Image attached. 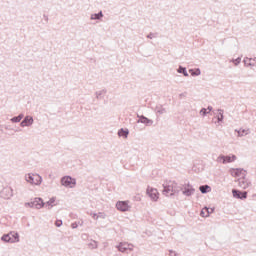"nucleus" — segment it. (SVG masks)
<instances>
[{
	"label": "nucleus",
	"instance_id": "f257e3e1",
	"mask_svg": "<svg viewBox=\"0 0 256 256\" xmlns=\"http://www.w3.org/2000/svg\"><path fill=\"white\" fill-rule=\"evenodd\" d=\"M1 241H4V243H19V233L13 231L8 234H4L1 237Z\"/></svg>",
	"mask_w": 256,
	"mask_h": 256
},
{
	"label": "nucleus",
	"instance_id": "f03ea898",
	"mask_svg": "<svg viewBox=\"0 0 256 256\" xmlns=\"http://www.w3.org/2000/svg\"><path fill=\"white\" fill-rule=\"evenodd\" d=\"M25 179L31 185H41L43 183V178L39 174H27Z\"/></svg>",
	"mask_w": 256,
	"mask_h": 256
},
{
	"label": "nucleus",
	"instance_id": "7ed1b4c3",
	"mask_svg": "<svg viewBox=\"0 0 256 256\" xmlns=\"http://www.w3.org/2000/svg\"><path fill=\"white\" fill-rule=\"evenodd\" d=\"M61 185L69 189H74L75 185H77V180L71 176H63L61 178Z\"/></svg>",
	"mask_w": 256,
	"mask_h": 256
},
{
	"label": "nucleus",
	"instance_id": "20e7f679",
	"mask_svg": "<svg viewBox=\"0 0 256 256\" xmlns=\"http://www.w3.org/2000/svg\"><path fill=\"white\" fill-rule=\"evenodd\" d=\"M234 161H237V156L235 154L230 155H220L217 157L218 163H223V165H226V163H233Z\"/></svg>",
	"mask_w": 256,
	"mask_h": 256
},
{
	"label": "nucleus",
	"instance_id": "39448f33",
	"mask_svg": "<svg viewBox=\"0 0 256 256\" xmlns=\"http://www.w3.org/2000/svg\"><path fill=\"white\" fill-rule=\"evenodd\" d=\"M182 194L185 197H191L192 195H195V188L191 183H186L182 186Z\"/></svg>",
	"mask_w": 256,
	"mask_h": 256
},
{
	"label": "nucleus",
	"instance_id": "423d86ee",
	"mask_svg": "<svg viewBox=\"0 0 256 256\" xmlns=\"http://www.w3.org/2000/svg\"><path fill=\"white\" fill-rule=\"evenodd\" d=\"M162 193L166 197H173V195H171V193H173V181L166 182L165 184H163Z\"/></svg>",
	"mask_w": 256,
	"mask_h": 256
},
{
	"label": "nucleus",
	"instance_id": "0eeeda50",
	"mask_svg": "<svg viewBox=\"0 0 256 256\" xmlns=\"http://www.w3.org/2000/svg\"><path fill=\"white\" fill-rule=\"evenodd\" d=\"M232 177H247V170L242 168H232L230 169Z\"/></svg>",
	"mask_w": 256,
	"mask_h": 256
},
{
	"label": "nucleus",
	"instance_id": "6e6552de",
	"mask_svg": "<svg viewBox=\"0 0 256 256\" xmlns=\"http://www.w3.org/2000/svg\"><path fill=\"white\" fill-rule=\"evenodd\" d=\"M232 195L234 199H240L241 201H244V199H247V191L232 189Z\"/></svg>",
	"mask_w": 256,
	"mask_h": 256
},
{
	"label": "nucleus",
	"instance_id": "1a4fd4ad",
	"mask_svg": "<svg viewBox=\"0 0 256 256\" xmlns=\"http://www.w3.org/2000/svg\"><path fill=\"white\" fill-rule=\"evenodd\" d=\"M116 209L118 211H121L122 213H125L126 211H129V209H131V206H129V203L127 201H118L116 203Z\"/></svg>",
	"mask_w": 256,
	"mask_h": 256
},
{
	"label": "nucleus",
	"instance_id": "9d476101",
	"mask_svg": "<svg viewBox=\"0 0 256 256\" xmlns=\"http://www.w3.org/2000/svg\"><path fill=\"white\" fill-rule=\"evenodd\" d=\"M146 193L152 201H157V199H159V191L155 188L148 187Z\"/></svg>",
	"mask_w": 256,
	"mask_h": 256
},
{
	"label": "nucleus",
	"instance_id": "9b49d317",
	"mask_svg": "<svg viewBox=\"0 0 256 256\" xmlns=\"http://www.w3.org/2000/svg\"><path fill=\"white\" fill-rule=\"evenodd\" d=\"M138 120L136 121V123H143L144 125H146L147 127L153 125V120L145 117L144 115H137Z\"/></svg>",
	"mask_w": 256,
	"mask_h": 256
},
{
	"label": "nucleus",
	"instance_id": "f8f14e48",
	"mask_svg": "<svg viewBox=\"0 0 256 256\" xmlns=\"http://www.w3.org/2000/svg\"><path fill=\"white\" fill-rule=\"evenodd\" d=\"M129 247H133V244H129L127 242H120L119 245L116 246L120 253H127Z\"/></svg>",
	"mask_w": 256,
	"mask_h": 256
},
{
	"label": "nucleus",
	"instance_id": "ddd939ff",
	"mask_svg": "<svg viewBox=\"0 0 256 256\" xmlns=\"http://www.w3.org/2000/svg\"><path fill=\"white\" fill-rule=\"evenodd\" d=\"M1 195L4 199H11V197H13V188H4L1 192Z\"/></svg>",
	"mask_w": 256,
	"mask_h": 256
},
{
	"label": "nucleus",
	"instance_id": "4468645a",
	"mask_svg": "<svg viewBox=\"0 0 256 256\" xmlns=\"http://www.w3.org/2000/svg\"><path fill=\"white\" fill-rule=\"evenodd\" d=\"M33 118L32 116H25L24 119L21 121L20 126L21 127H31L33 124Z\"/></svg>",
	"mask_w": 256,
	"mask_h": 256
},
{
	"label": "nucleus",
	"instance_id": "2eb2a0df",
	"mask_svg": "<svg viewBox=\"0 0 256 256\" xmlns=\"http://www.w3.org/2000/svg\"><path fill=\"white\" fill-rule=\"evenodd\" d=\"M32 203L35 209H43V207H45V202H43L42 198H34Z\"/></svg>",
	"mask_w": 256,
	"mask_h": 256
},
{
	"label": "nucleus",
	"instance_id": "dca6fc26",
	"mask_svg": "<svg viewBox=\"0 0 256 256\" xmlns=\"http://www.w3.org/2000/svg\"><path fill=\"white\" fill-rule=\"evenodd\" d=\"M246 176H242L241 178L238 179V185L239 187H241V189H247V187H249V185H251V182L247 181V179H245Z\"/></svg>",
	"mask_w": 256,
	"mask_h": 256
},
{
	"label": "nucleus",
	"instance_id": "f3484780",
	"mask_svg": "<svg viewBox=\"0 0 256 256\" xmlns=\"http://www.w3.org/2000/svg\"><path fill=\"white\" fill-rule=\"evenodd\" d=\"M172 185H173V193H171L170 195H179V193L183 191V186H179L177 182L172 181Z\"/></svg>",
	"mask_w": 256,
	"mask_h": 256
},
{
	"label": "nucleus",
	"instance_id": "a211bd4d",
	"mask_svg": "<svg viewBox=\"0 0 256 256\" xmlns=\"http://www.w3.org/2000/svg\"><path fill=\"white\" fill-rule=\"evenodd\" d=\"M255 61V63H253ZM243 63L246 67H256V58H244Z\"/></svg>",
	"mask_w": 256,
	"mask_h": 256
},
{
	"label": "nucleus",
	"instance_id": "6ab92c4d",
	"mask_svg": "<svg viewBox=\"0 0 256 256\" xmlns=\"http://www.w3.org/2000/svg\"><path fill=\"white\" fill-rule=\"evenodd\" d=\"M118 136L123 137L124 139H127L129 137V129L127 128H121L118 130Z\"/></svg>",
	"mask_w": 256,
	"mask_h": 256
},
{
	"label": "nucleus",
	"instance_id": "aec40b11",
	"mask_svg": "<svg viewBox=\"0 0 256 256\" xmlns=\"http://www.w3.org/2000/svg\"><path fill=\"white\" fill-rule=\"evenodd\" d=\"M90 19L92 21H100V19H103V11H100L98 13H94L91 15Z\"/></svg>",
	"mask_w": 256,
	"mask_h": 256
},
{
	"label": "nucleus",
	"instance_id": "412c9836",
	"mask_svg": "<svg viewBox=\"0 0 256 256\" xmlns=\"http://www.w3.org/2000/svg\"><path fill=\"white\" fill-rule=\"evenodd\" d=\"M155 112L158 113V115H165V113H167V109H165L163 105H157L155 107Z\"/></svg>",
	"mask_w": 256,
	"mask_h": 256
},
{
	"label": "nucleus",
	"instance_id": "4be33fe9",
	"mask_svg": "<svg viewBox=\"0 0 256 256\" xmlns=\"http://www.w3.org/2000/svg\"><path fill=\"white\" fill-rule=\"evenodd\" d=\"M25 117L23 113L19 114L18 116H14L10 119L11 123H21V120Z\"/></svg>",
	"mask_w": 256,
	"mask_h": 256
},
{
	"label": "nucleus",
	"instance_id": "5701e85b",
	"mask_svg": "<svg viewBox=\"0 0 256 256\" xmlns=\"http://www.w3.org/2000/svg\"><path fill=\"white\" fill-rule=\"evenodd\" d=\"M199 191L203 194V195H205L206 193H209V191H211V186H209V185H201L200 187H199Z\"/></svg>",
	"mask_w": 256,
	"mask_h": 256
},
{
	"label": "nucleus",
	"instance_id": "b1692460",
	"mask_svg": "<svg viewBox=\"0 0 256 256\" xmlns=\"http://www.w3.org/2000/svg\"><path fill=\"white\" fill-rule=\"evenodd\" d=\"M107 94V89H102L100 91L95 92L96 99H103L105 95Z\"/></svg>",
	"mask_w": 256,
	"mask_h": 256
},
{
	"label": "nucleus",
	"instance_id": "393cba45",
	"mask_svg": "<svg viewBox=\"0 0 256 256\" xmlns=\"http://www.w3.org/2000/svg\"><path fill=\"white\" fill-rule=\"evenodd\" d=\"M177 73H181L182 75H184V77H188L189 73L187 72V68L183 67V66H179L177 69Z\"/></svg>",
	"mask_w": 256,
	"mask_h": 256
},
{
	"label": "nucleus",
	"instance_id": "a878e982",
	"mask_svg": "<svg viewBox=\"0 0 256 256\" xmlns=\"http://www.w3.org/2000/svg\"><path fill=\"white\" fill-rule=\"evenodd\" d=\"M249 130L240 128L239 130H235L236 133H238V137H245V135H249Z\"/></svg>",
	"mask_w": 256,
	"mask_h": 256
},
{
	"label": "nucleus",
	"instance_id": "bb28decb",
	"mask_svg": "<svg viewBox=\"0 0 256 256\" xmlns=\"http://www.w3.org/2000/svg\"><path fill=\"white\" fill-rule=\"evenodd\" d=\"M217 123H223V119H225V116H223V110L218 109V115L216 116Z\"/></svg>",
	"mask_w": 256,
	"mask_h": 256
},
{
	"label": "nucleus",
	"instance_id": "cd10ccee",
	"mask_svg": "<svg viewBox=\"0 0 256 256\" xmlns=\"http://www.w3.org/2000/svg\"><path fill=\"white\" fill-rule=\"evenodd\" d=\"M189 73L192 75V77H199L201 75V69L197 68L196 70L190 69Z\"/></svg>",
	"mask_w": 256,
	"mask_h": 256
},
{
	"label": "nucleus",
	"instance_id": "c85d7f7f",
	"mask_svg": "<svg viewBox=\"0 0 256 256\" xmlns=\"http://www.w3.org/2000/svg\"><path fill=\"white\" fill-rule=\"evenodd\" d=\"M201 217H209V208L204 207L200 212Z\"/></svg>",
	"mask_w": 256,
	"mask_h": 256
},
{
	"label": "nucleus",
	"instance_id": "c756f323",
	"mask_svg": "<svg viewBox=\"0 0 256 256\" xmlns=\"http://www.w3.org/2000/svg\"><path fill=\"white\" fill-rule=\"evenodd\" d=\"M200 115H202L203 117H205L206 115H209V112L207 111L206 108H202L200 110Z\"/></svg>",
	"mask_w": 256,
	"mask_h": 256
},
{
	"label": "nucleus",
	"instance_id": "7c9ffc66",
	"mask_svg": "<svg viewBox=\"0 0 256 256\" xmlns=\"http://www.w3.org/2000/svg\"><path fill=\"white\" fill-rule=\"evenodd\" d=\"M157 37V33H153V32H150L148 35H147V39H153Z\"/></svg>",
	"mask_w": 256,
	"mask_h": 256
},
{
	"label": "nucleus",
	"instance_id": "2f4dec72",
	"mask_svg": "<svg viewBox=\"0 0 256 256\" xmlns=\"http://www.w3.org/2000/svg\"><path fill=\"white\" fill-rule=\"evenodd\" d=\"M232 62L234 63V65H239V63H241V57H238L236 59H233Z\"/></svg>",
	"mask_w": 256,
	"mask_h": 256
},
{
	"label": "nucleus",
	"instance_id": "473e14b6",
	"mask_svg": "<svg viewBox=\"0 0 256 256\" xmlns=\"http://www.w3.org/2000/svg\"><path fill=\"white\" fill-rule=\"evenodd\" d=\"M53 203H55V198H54V197L51 198V199L46 203V205L53 207Z\"/></svg>",
	"mask_w": 256,
	"mask_h": 256
},
{
	"label": "nucleus",
	"instance_id": "72a5a7b5",
	"mask_svg": "<svg viewBox=\"0 0 256 256\" xmlns=\"http://www.w3.org/2000/svg\"><path fill=\"white\" fill-rule=\"evenodd\" d=\"M25 207H30L31 209H33L35 206L33 204V201H31V202H26Z\"/></svg>",
	"mask_w": 256,
	"mask_h": 256
},
{
	"label": "nucleus",
	"instance_id": "f704fd0d",
	"mask_svg": "<svg viewBox=\"0 0 256 256\" xmlns=\"http://www.w3.org/2000/svg\"><path fill=\"white\" fill-rule=\"evenodd\" d=\"M55 225H56L57 227H61V225H63V221H62V220H56V221H55Z\"/></svg>",
	"mask_w": 256,
	"mask_h": 256
},
{
	"label": "nucleus",
	"instance_id": "c9c22d12",
	"mask_svg": "<svg viewBox=\"0 0 256 256\" xmlns=\"http://www.w3.org/2000/svg\"><path fill=\"white\" fill-rule=\"evenodd\" d=\"M72 229H77L79 227V224L77 222H73L71 224Z\"/></svg>",
	"mask_w": 256,
	"mask_h": 256
},
{
	"label": "nucleus",
	"instance_id": "e433bc0d",
	"mask_svg": "<svg viewBox=\"0 0 256 256\" xmlns=\"http://www.w3.org/2000/svg\"><path fill=\"white\" fill-rule=\"evenodd\" d=\"M206 109H207L208 113H211V111H213V106H208Z\"/></svg>",
	"mask_w": 256,
	"mask_h": 256
},
{
	"label": "nucleus",
	"instance_id": "4c0bfd02",
	"mask_svg": "<svg viewBox=\"0 0 256 256\" xmlns=\"http://www.w3.org/2000/svg\"><path fill=\"white\" fill-rule=\"evenodd\" d=\"M170 256H177V252L170 250Z\"/></svg>",
	"mask_w": 256,
	"mask_h": 256
},
{
	"label": "nucleus",
	"instance_id": "58836bf2",
	"mask_svg": "<svg viewBox=\"0 0 256 256\" xmlns=\"http://www.w3.org/2000/svg\"><path fill=\"white\" fill-rule=\"evenodd\" d=\"M92 217H93V219H99V216L97 215V213H93Z\"/></svg>",
	"mask_w": 256,
	"mask_h": 256
},
{
	"label": "nucleus",
	"instance_id": "ea45409f",
	"mask_svg": "<svg viewBox=\"0 0 256 256\" xmlns=\"http://www.w3.org/2000/svg\"><path fill=\"white\" fill-rule=\"evenodd\" d=\"M89 245L93 246V249L97 248V242H95V241H94V244L90 243Z\"/></svg>",
	"mask_w": 256,
	"mask_h": 256
},
{
	"label": "nucleus",
	"instance_id": "a19ab883",
	"mask_svg": "<svg viewBox=\"0 0 256 256\" xmlns=\"http://www.w3.org/2000/svg\"><path fill=\"white\" fill-rule=\"evenodd\" d=\"M45 21H49V17L47 15H44Z\"/></svg>",
	"mask_w": 256,
	"mask_h": 256
},
{
	"label": "nucleus",
	"instance_id": "79ce46f5",
	"mask_svg": "<svg viewBox=\"0 0 256 256\" xmlns=\"http://www.w3.org/2000/svg\"><path fill=\"white\" fill-rule=\"evenodd\" d=\"M128 251H133V244L132 246H129Z\"/></svg>",
	"mask_w": 256,
	"mask_h": 256
},
{
	"label": "nucleus",
	"instance_id": "37998d69",
	"mask_svg": "<svg viewBox=\"0 0 256 256\" xmlns=\"http://www.w3.org/2000/svg\"><path fill=\"white\" fill-rule=\"evenodd\" d=\"M214 209L209 210V215H211V213H213Z\"/></svg>",
	"mask_w": 256,
	"mask_h": 256
},
{
	"label": "nucleus",
	"instance_id": "c03bdc74",
	"mask_svg": "<svg viewBox=\"0 0 256 256\" xmlns=\"http://www.w3.org/2000/svg\"><path fill=\"white\" fill-rule=\"evenodd\" d=\"M82 237H87V234H83Z\"/></svg>",
	"mask_w": 256,
	"mask_h": 256
},
{
	"label": "nucleus",
	"instance_id": "a18cd8bd",
	"mask_svg": "<svg viewBox=\"0 0 256 256\" xmlns=\"http://www.w3.org/2000/svg\"><path fill=\"white\" fill-rule=\"evenodd\" d=\"M252 63H256V61H253V59H252Z\"/></svg>",
	"mask_w": 256,
	"mask_h": 256
}]
</instances>
